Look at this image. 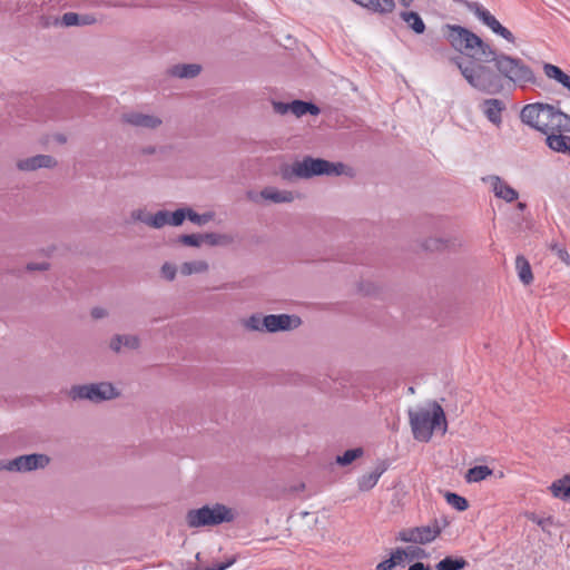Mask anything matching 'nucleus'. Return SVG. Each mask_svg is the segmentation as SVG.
I'll return each mask as SVG.
<instances>
[{
    "mask_svg": "<svg viewBox=\"0 0 570 570\" xmlns=\"http://www.w3.org/2000/svg\"><path fill=\"white\" fill-rule=\"evenodd\" d=\"M441 31L443 38L454 51L471 59L493 62L501 77L520 87L535 83L534 72L521 59L504 53L498 55L488 42L468 28L446 23Z\"/></svg>",
    "mask_w": 570,
    "mask_h": 570,
    "instance_id": "f257e3e1",
    "label": "nucleus"
},
{
    "mask_svg": "<svg viewBox=\"0 0 570 570\" xmlns=\"http://www.w3.org/2000/svg\"><path fill=\"white\" fill-rule=\"evenodd\" d=\"M520 117L547 136L549 148L570 156V116L551 105L537 102L524 106Z\"/></svg>",
    "mask_w": 570,
    "mask_h": 570,
    "instance_id": "f03ea898",
    "label": "nucleus"
},
{
    "mask_svg": "<svg viewBox=\"0 0 570 570\" xmlns=\"http://www.w3.org/2000/svg\"><path fill=\"white\" fill-rule=\"evenodd\" d=\"M409 420L415 440L429 442L435 431L444 435L448 431V421L442 406L435 402H429L425 406L409 411Z\"/></svg>",
    "mask_w": 570,
    "mask_h": 570,
    "instance_id": "7ed1b4c3",
    "label": "nucleus"
},
{
    "mask_svg": "<svg viewBox=\"0 0 570 570\" xmlns=\"http://www.w3.org/2000/svg\"><path fill=\"white\" fill-rule=\"evenodd\" d=\"M452 61L473 88L490 95L502 91L500 73H495L490 67L483 65V61L472 59L470 62H463L459 57L453 58Z\"/></svg>",
    "mask_w": 570,
    "mask_h": 570,
    "instance_id": "20e7f679",
    "label": "nucleus"
},
{
    "mask_svg": "<svg viewBox=\"0 0 570 570\" xmlns=\"http://www.w3.org/2000/svg\"><path fill=\"white\" fill-rule=\"evenodd\" d=\"M186 519L190 528H199L230 522L234 519V513L232 509L223 504L205 505L200 509L190 510Z\"/></svg>",
    "mask_w": 570,
    "mask_h": 570,
    "instance_id": "39448f33",
    "label": "nucleus"
},
{
    "mask_svg": "<svg viewBox=\"0 0 570 570\" xmlns=\"http://www.w3.org/2000/svg\"><path fill=\"white\" fill-rule=\"evenodd\" d=\"M346 166L342 163L333 164L320 158L306 157L293 165L292 171L297 177L308 178L315 175H342L348 174Z\"/></svg>",
    "mask_w": 570,
    "mask_h": 570,
    "instance_id": "423d86ee",
    "label": "nucleus"
},
{
    "mask_svg": "<svg viewBox=\"0 0 570 570\" xmlns=\"http://www.w3.org/2000/svg\"><path fill=\"white\" fill-rule=\"evenodd\" d=\"M299 324V317L286 314L267 315L264 318L252 316L247 322V326L249 328L256 331L266 330L267 332L292 330L297 327Z\"/></svg>",
    "mask_w": 570,
    "mask_h": 570,
    "instance_id": "0eeeda50",
    "label": "nucleus"
},
{
    "mask_svg": "<svg viewBox=\"0 0 570 570\" xmlns=\"http://www.w3.org/2000/svg\"><path fill=\"white\" fill-rule=\"evenodd\" d=\"M70 393L73 399H87L92 402L110 400L118 395L115 387L110 383L105 382L98 384L75 386L71 389Z\"/></svg>",
    "mask_w": 570,
    "mask_h": 570,
    "instance_id": "6e6552de",
    "label": "nucleus"
},
{
    "mask_svg": "<svg viewBox=\"0 0 570 570\" xmlns=\"http://www.w3.org/2000/svg\"><path fill=\"white\" fill-rule=\"evenodd\" d=\"M466 8L473 12L474 16L487 27H489L495 35H499L510 43L515 42L513 33L508 28L503 27L499 20L482 4L479 2H466Z\"/></svg>",
    "mask_w": 570,
    "mask_h": 570,
    "instance_id": "1a4fd4ad",
    "label": "nucleus"
},
{
    "mask_svg": "<svg viewBox=\"0 0 570 570\" xmlns=\"http://www.w3.org/2000/svg\"><path fill=\"white\" fill-rule=\"evenodd\" d=\"M440 533V527L438 523H434L433 525L403 529L397 533L396 538L402 542L426 544L435 540Z\"/></svg>",
    "mask_w": 570,
    "mask_h": 570,
    "instance_id": "9d476101",
    "label": "nucleus"
},
{
    "mask_svg": "<svg viewBox=\"0 0 570 570\" xmlns=\"http://www.w3.org/2000/svg\"><path fill=\"white\" fill-rule=\"evenodd\" d=\"M49 463V458L43 454H29L16 458L3 468L9 471H31L43 468Z\"/></svg>",
    "mask_w": 570,
    "mask_h": 570,
    "instance_id": "9b49d317",
    "label": "nucleus"
},
{
    "mask_svg": "<svg viewBox=\"0 0 570 570\" xmlns=\"http://www.w3.org/2000/svg\"><path fill=\"white\" fill-rule=\"evenodd\" d=\"M492 186V190L498 198H502L508 203L515 200L519 196L518 191L509 186L498 176H491L488 178Z\"/></svg>",
    "mask_w": 570,
    "mask_h": 570,
    "instance_id": "f8f14e48",
    "label": "nucleus"
},
{
    "mask_svg": "<svg viewBox=\"0 0 570 570\" xmlns=\"http://www.w3.org/2000/svg\"><path fill=\"white\" fill-rule=\"evenodd\" d=\"M56 164L53 158L48 155H37L18 161V168L21 170H35L38 168H49Z\"/></svg>",
    "mask_w": 570,
    "mask_h": 570,
    "instance_id": "ddd939ff",
    "label": "nucleus"
},
{
    "mask_svg": "<svg viewBox=\"0 0 570 570\" xmlns=\"http://www.w3.org/2000/svg\"><path fill=\"white\" fill-rule=\"evenodd\" d=\"M124 120L132 126L144 128H156L161 124V120L151 115H144L139 112H129L124 115Z\"/></svg>",
    "mask_w": 570,
    "mask_h": 570,
    "instance_id": "4468645a",
    "label": "nucleus"
},
{
    "mask_svg": "<svg viewBox=\"0 0 570 570\" xmlns=\"http://www.w3.org/2000/svg\"><path fill=\"white\" fill-rule=\"evenodd\" d=\"M549 491L552 497L564 502H570V474H566L560 479L554 480Z\"/></svg>",
    "mask_w": 570,
    "mask_h": 570,
    "instance_id": "2eb2a0df",
    "label": "nucleus"
},
{
    "mask_svg": "<svg viewBox=\"0 0 570 570\" xmlns=\"http://www.w3.org/2000/svg\"><path fill=\"white\" fill-rule=\"evenodd\" d=\"M361 7H364L375 13L386 14L395 9L394 0H352Z\"/></svg>",
    "mask_w": 570,
    "mask_h": 570,
    "instance_id": "dca6fc26",
    "label": "nucleus"
},
{
    "mask_svg": "<svg viewBox=\"0 0 570 570\" xmlns=\"http://www.w3.org/2000/svg\"><path fill=\"white\" fill-rule=\"evenodd\" d=\"M483 112L487 118L494 125L501 124V114L504 109V104L499 99H487L482 106Z\"/></svg>",
    "mask_w": 570,
    "mask_h": 570,
    "instance_id": "f3484780",
    "label": "nucleus"
},
{
    "mask_svg": "<svg viewBox=\"0 0 570 570\" xmlns=\"http://www.w3.org/2000/svg\"><path fill=\"white\" fill-rule=\"evenodd\" d=\"M400 18L416 35L424 33L426 26L420 14L415 11L404 10L400 12Z\"/></svg>",
    "mask_w": 570,
    "mask_h": 570,
    "instance_id": "a211bd4d",
    "label": "nucleus"
},
{
    "mask_svg": "<svg viewBox=\"0 0 570 570\" xmlns=\"http://www.w3.org/2000/svg\"><path fill=\"white\" fill-rule=\"evenodd\" d=\"M543 73L550 79L554 80L558 83L562 85L564 88L569 85L570 76L564 73L558 66L546 62L543 63Z\"/></svg>",
    "mask_w": 570,
    "mask_h": 570,
    "instance_id": "6ab92c4d",
    "label": "nucleus"
},
{
    "mask_svg": "<svg viewBox=\"0 0 570 570\" xmlns=\"http://www.w3.org/2000/svg\"><path fill=\"white\" fill-rule=\"evenodd\" d=\"M515 269H517L519 279L524 285H530L533 282V274H532L531 266L524 256H522V255L517 256Z\"/></svg>",
    "mask_w": 570,
    "mask_h": 570,
    "instance_id": "aec40b11",
    "label": "nucleus"
},
{
    "mask_svg": "<svg viewBox=\"0 0 570 570\" xmlns=\"http://www.w3.org/2000/svg\"><path fill=\"white\" fill-rule=\"evenodd\" d=\"M262 197L274 203H291L295 199L292 191L278 190L275 188H265L261 193Z\"/></svg>",
    "mask_w": 570,
    "mask_h": 570,
    "instance_id": "412c9836",
    "label": "nucleus"
},
{
    "mask_svg": "<svg viewBox=\"0 0 570 570\" xmlns=\"http://www.w3.org/2000/svg\"><path fill=\"white\" fill-rule=\"evenodd\" d=\"M208 269L209 264L204 259L185 262L179 267V272L184 276H189L193 274H203L206 273Z\"/></svg>",
    "mask_w": 570,
    "mask_h": 570,
    "instance_id": "4be33fe9",
    "label": "nucleus"
},
{
    "mask_svg": "<svg viewBox=\"0 0 570 570\" xmlns=\"http://www.w3.org/2000/svg\"><path fill=\"white\" fill-rule=\"evenodd\" d=\"M493 471L487 465H476L468 470L465 480L468 483H476L491 476Z\"/></svg>",
    "mask_w": 570,
    "mask_h": 570,
    "instance_id": "5701e85b",
    "label": "nucleus"
},
{
    "mask_svg": "<svg viewBox=\"0 0 570 570\" xmlns=\"http://www.w3.org/2000/svg\"><path fill=\"white\" fill-rule=\"evenodd\" d=\"M289 108H291V112H293L297 117L304 116L306 114H311V115L320 114V108L316 105H314L312 102L302 101V100L292 101L289 104Z\"/></svg>",
    "mask_w": 570,
    "mask_h": 570,
    "instance_id": "b1692460",
    "label": "nucleus"
},
{
    "mask_svg": "<svg viewBox=\"0 0 570 570\" xmlns=\"http://www.w3.org/2000/svg\"><path fill=\"white\" fill-rule=\"evenodd\" d=\"M407 556V552L403 549H396L392 552L389 559H385L377 563L376 570H393L397 564H401L404 561V558Z\"/></svg>",
    "mask_w": 570,
    "mask_h": 570,
    "instance_id": "393cba45",
    "label": "nucleus"
},
{
    "mask_svg": "<svg viewBox=\"0 0 570 570\" xmlns=\"http://www.w3.org/2000/svg\"><path fill=\"white\" fill-rule=\"evenodd\" d=\"M468 562L464 558L446 557L436 563V570H461L466 567Z\"/></svg>",
    "mask_w": 570,
    "mask_h": 570,
    "instance_id": "a878e982",
    "label": "nucleus"
},
{
    "mask_svg": "<svg viewBox=\"0 0 570 570\" xmlns=\"http://www.w3.org/2000/svg\"><path fill=\"white\" fill-rule=\"evenodd\" d=\"M383 473V470H375V471H372L370 473H366L364 475H362L360 479H358V488L361 491H368L371 490L372 488H374L376 485V483L379 482L381 475Z\"/></svg>",
    "mask_w": 570,
    "mask_h": 570,
    "instance_id": "bb28decb",
    "label": "nucleus"
},
{
    "mask_svg": "<svg viewBox=\"0 0 570 570\" xmlns=\"http://www.w3.org/2000/svg\"><path fill=\"white\" fill-rule=\"evenodd\" d=\"M200 72V66L196 63L178 65L171 69V73L179 78H193Z\"/></svg>",
    "mask_w": 570,
    "mask_h": 570,
    "instance_id": "cd10ccee",
    "label": "nucleus"
},
{
    "mask_svg": "<svg viewBox=\"0 0 570 570\" xmlns=\"http://www.w3.org/2000/svg\"><path fill=\"white\" fill-rule=\"evenodd\" d=\"M204 243L210 245V246H217V245H229L233 243V237L230 235L226 234H216V233H207L203 234Z\"/></svg>",
    "mask_w": 570,
    "mask_h": 570,
    "instance_id": "c85d7f7f",
    "label": "nucleus"
},
{
    "mask_svg": "<svg viewBox=\"0 0 570 570\" xmlns=\"http://www.w3.org/2000/svg\"><path fill=\"white\" fill-rule=\"evenodd\" d=\"M121 345L136 348L138 346V338L136 336H117L110 343L111 348L116 352L120 351Z\"/></svg>",
    "mask_w": 570,
    "mask_h": 570,
    "instance_id": "c756f323",
    "label": "nucleus"
},
{
    "mask_svg": "<svg viewBox=\"0 0 570 570\" xmlns=\"http://www.w3.org/2000/svg\"><path fill=\"white\" fill-rule=\"evenodd\" d=\"M446 502L458 511H465L469 508V502L464 497L456 493L448 492L445 494Z\"/></svg>",
    "mask_w": 570,
    "mask_h": 570,
    "instance_id": "7c9ffc66",
    "label": "nucleus"
},
{
    "mask_svg": "<svg viewBox=\"0 0 570 570\" xmlns=\"http://www.w3.org/2000/svg\"><path fill=\"white\" fill-rule=\"evenodd\" d=\"M363 454L362 449H352L344 452L343 455L336 458V462L341 465H347Z\"/></svg>",
    "mask_w": 570,
    "mask_h": 570,
    "instance_id": "2f4dec72",
    "label": "nucleus"
},
{
    "mask_svg": "<svg viewBox=\"0 0 570 570\" xmlns=\"http://www.w3.org/2000/svg\"><path fill=\"white\" fill-rule=\"evenodd\" d=\"M179 242L186 246L199 247L204 243L203 234L181 235Z\"/></svg>",
    "mask_w": 570,
    "mask_h": 570,
    "instance_id": "473e14b6",
    "label": "nucleus"
},
{
    "mask_svg": "<svg viewBox=\"0 0 570 570\" xmlns=\"http://www.w3.org/2000/svg\"><path fill=\"white\" fill-rule=\"evenodd\" d=\"M147 223L156 228L163 227L164 225L169 224V213L158 212Z\"/></svg>",
    "mask_w": 570,
    "mask_h": 570,
    "instance_id": "72a5a7b5",
    "label": "nucleus"
},
{
    "mask_svg": "<svg viewBox=\"0 0 570 570\" xmlns=\"http://www.w3.org/2000/svg\"><path fill=\"white\" fill-rule=\"evenodd\" d=\"M187 217L189 220H191L193 223H195L197 225H204L213 218V215L212 214L198 215L195 212H193L191 209H187Z\"/></svg>",
    "mask_w": 570,
    "mask_h": 570,
    "instance_id": "f704fd0d",
    "label": "nucleus"
},
{
    "mask_svg": "<svg viewBox=\"0 0 570 570\" xmlns=\"http://www.w3.org/2000/svg\"><path fill=\"white\" fill-rule=\"evenodd\" d=\"M186 217L187 209H177L176 212L169 214V225L179 226L183 224Z\"/></svg>",
    "mask_w": 570,
    "mask_h": 570,
    "instance_id": "c9c22d12",
    "label": "nucleus"
},
{
    "mask_svg": "<svg viewBox=\"0 0 570 570\" xmlns=\"http://www.w3.org/2000/svg\"><path fill=\"white\" fill-rule=\"evenodd\" d=\"M236 562V558L232 557L227 561L222 563H215L213 567H197L194 570H226Z\"/></svg>",
    "mask_w": 570,
    "mask_h": 570,
    "instance_id": "e433bc0d",
    "label": "nucleus"
},
{
    "mask_svg": "<svg viewBox=\"0 0 570 570\" xmlns=\"http://www.w3.org/2000/svg\"><path fill=\"white\" fill-rule=\"evenodd\" d=\"M81 16L75 12L65 13L62 17V23L65 26H80Z\"/></svg>",
    "mask_w": 570,
    "mask_h": 570,
    "instance_id": "4c0bfd02",
    "label": "nucleus"
},
{
    "mask_svg": "<svg viewBox=\"0 0 570 570\" xmlns=\"http://www.w3.org/2000/svg\"><path fill=\"white\" fill-rule=\"evenodd\" d=\"M161 274L166 279L173 281L176 276V267L169 263H166L161 267Z\"/></svg>",
    "mask_w": 570,
    "mask_h": 570,
    "instance_id": "58836bf2",
    "label": "nucleus"
},
{
    "mask_svg": "<svg viewBox=\"0 0 570 570\" xmlns=\"http://www.w3.org/2000/svg\"><path fill=\"white\" fill-rule=\"evenodd\" d=\"M273 107H274V110L277 112V114H281V115H284L288 111H291V108H289V104H284V102H274L273 104Z\"/></svg>",
    "mask_w": 570,
    "mask_h": 570,
    "instance_id": "ea45409f",
    "label": "nucleus"
},
{
    "mask_svg": "<svg viewBox=\"0 0 570 570\" xmlns=\"http://www.w3.org/2000/svg\"><path fill=\"white\" fill-rule=\"evenodd\" d=\"M96 21V19L89 14H85V16H81V19H80V24L81 26H85V24H91Z\"/></svg>",
    "mask_w": 570,
    "mask_h": 570,
    "instance_id": "a19ab883",
    "label": "nucleus"
},
{
    "mask_svg": "<svg viewBox=\"0 0 570 570\" xmlns=\"http://www.w3.org/2000/svg\"><path fill=\"white\" fill-rule=\"evenodd\" d=\"M409 570H431L430 567L425 566L422 562H415L410 566Z\"/></svg>",
    "mask_w": 570,
    "mask_h": 570,
    "instance_id": "79ce46f5",
    "label": "nucleus"
},
{
    "mask_svg": "<svg viewBox=\"0 0 570 570\" xmlns=\"http://www.w3.org/2000/svg\"><path fill=\"white\" fill-rule=\"evenodd\" d=\"M91 315L95 318H101V317H104L106 315V312H105L104 308L96 307V308L92 309Z\"/></svg>",
    "mask_w": 570,
    "mask_h": 570,
    "instance_id": "37998d69",
    "label": "nucleus"
},
{
    "mask_svg": "<svg viewBox=\"0 0 570 570\" xmlns=\"http://www.w3.org/2000/svg\"><path fill=\"white\" fill-rule=\"evenodd\" d=\"M48 268V264H39V265H36V264H29L28 265V269L30 271H36V269H47Z\"/></svg>",
    "mask_w": 570,
    "mask_h": 570,
    "instance_id": "c03bdc74",
    "label": "nucleus"
},
{
    "mask_svg": "<svg viewBox=\"0 0 570 570\" xmlns=\"http://www.w3.org/2000/svg\"><path fill=\"white\" fill-rule=\"evenodd\" d=\"M414 0H400L401 4L405 8H409Z\"/></svg>",
    "mask_w": 570,
    "mask_h": 570,
    "instance_id": "a18cd8bd",
    "label": "nucleus"
},
{
    "mask_svg": "<svg viewBox=\"0 0 570 570\" xmlns=\"http://www.w3.org/2000/svg\"><path fill=\"white\" fill-rule=\"evenodd\" d=\"M560 257H561L562 259H566V257H568V253H567V252H561V253H560Z\"/></svg>",
    "mask_w": 570,
    "mask_h": 570,
    "instance_id": "49530a36",
    "label": "nucleus"
},
{
    "mask_svg": "<svg viewBox=\"0 0 570 570\" xmlns=\"http://www.w3.org/2000/svg\"><path fill=\"white\" fill-rule=\"evenodd\" d=\"M535 522L538 525H541V527L543 525V520H535Z\"/></svg>",
    "mask_w": 570,
    "mask_h": 570,
    "instance_id": "de8ad7c7",
    "label": "nucleus"
},
{
    "mask_svg": "<svg viewBox=\"0 0 570 570\" xmlns=\"http://www.w3.org/2000/svg\"><path fill=\"white\" fill-rule=\"evenodd\" d=\"M523 207H524V204L519 203V208H523Z\"/></svg>",
    "mask_w": 570,
    "mask_h": 570,
    "instance_id": "09e8293b",
    "label": "nucleus"
}]
</instances>
